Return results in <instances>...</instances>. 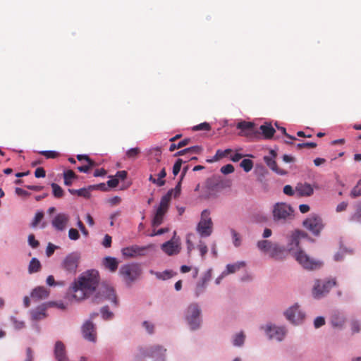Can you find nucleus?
Segmentation results:
<instances>
[{"mask_svg": "<svg viewBox=\"0 0 361 361\" xmlns=\"http://www.w3.org/2000/svg\"><path fill=\"white\" fill-rule=\"evenodd\" d=\"M99 282V276L97 271L92 269L84 272L73 283V298L78 300L85 298L94 291Z\"/></svg>", "mask_w": 361, "mask_h": 361, "instance_id": "f257e3e1", "label": "nucleus"}, {"mask_svg": "<svg viewBox=\"0 0 361 361\" xmlns=\"http://www.w3.org/2000/svg\"><path fill=\"white\" fill-rule=\"evenodd\" d=\"M293 209L284 202L276 203L272 209L273 220L278 224H284L293 219Z\"/></svg>", "mask_w": 361, "mask_h": 361, "instance_id": "f03ea898", "label": "nucleus"}, {"mask_svg": "<svg viewBox=\"0 0 361 361\" xmlns=\"http://www.w3.org/2000/svg\"><path fill=\"white\" fill-rule=\"evenodd\" d=\"M337 285L336 279H329L326 280L316 279L314 281L312 294L316 299H321L326 296L331 289Z\"/></svg>", "mask_w": 361, "mask_h": 361, "instance_id": "7ed1b4c3", "label": "nucleus"}, {"mask_svg": "<svg viewBox=\"0 0 361 361\" xmlns=\"http://www.w3.org/2000/svg\"><path fill=\"white\" fill-rule=\"evenodd\" d=\"M294 257L304 269L307 270L318 269L323 266L322 261L310 257L303 250H298L295 252Z\"/></svg>", "mask_w": 361, "mask_h": 361, "instance_id": "20e7f679", "label": "nucleus"}, {"mask_svg": "<svg viewBox=\"0 0 361 361\" xmlns=\"http://www.w3.org/2000/svg\"><path fill=\"white\" fill-rule=\"evenodd\" d=\"M213 230V222L210 217V212L204 209L202 212L201 219L197 226V231L202 237L209 236Z\"/></svg>", "mask_w": 361, "mask_h": 361, "instance_id": "39448f33", "label": "nucleus"}, {"mask_svg": "<svg viewBox=\"0 0 361 361\" xmlns=\"http://www.w3.org/2000/svg\"><path fill=\"white\" fill-rule=\"evenodd\" d=\"M80 259V254L78 252H73L63 259L61 262V267L67 273L75 275Z\"/></svg>", "mask_w": 361, "mask_h": 361, "instance_id": "423d86ee", "label": "nucleus"}, {"mask_svg": "<svg viewBox=\"0 0 361 361\" xmlns=\"http://www.w3.org/2000/svg\"><path fill=\"white\" fill-rule=\"evenodd\" d=\"M304 227L314 235H319L324 227L322 218L314 214H311L303 221Z\"/></svg>", "mask_w": 361, "mask_h": 361, "instance_id": "0eeeda50", "label": "nucleus"}, {"mask_svg": "<svg viewBox=\"0 0 361 361\" xmlns=\"http://www.w3.org/2000/svg\"><path fill=\"white\" fill-rule=\"evenodd\" d=\"M119 274L126 283L134 281L140 274V269L136 264H126L121 267Z\"/></svg>", "mask_w": 361, "mask_h": 361, "instance_id": "6e6552de", "label": "nucleus"}, {"mask_svg": "<svg viewBox=\"0 0 361 361\" xmlns=\"http://www.w3.org/2000/svg\"><path fill=\"white\" fill-rule=\"evenodd\" d=\"M200 309L197 304H191L186 313V319L191 329L195 330L200 324Z\"/></svg>", "mask_w": 361, "mask_h": 361, "instance_id": "1a4fd4ad", "label": "nucleus"}, {"mask_svg": "<svg viewBox=\"0 0 361 361\" xmlns=\"http://www.w3.org/2000/svg\"><path fill=\"white\" fill-rule=\"evenodd\" d=\"M169 195H164L160 201L159 205L157 209L154 216L152 219V226H159L161 225L164 220V216L167 212L169 204Z\"/></svg>", "mask_w": 361, "mask_h": 361, "instance_id": "9d476101", "label": "nucleus"}, {"mask_svg": "<svg viewBox=\"0 0 361 361\" xmlns=\"http://www.w3.org/2000/svg\"><path fill=\"white\" fill-rule=\"evenodd\" d=\"M236 128L240 130V132L238 133L239 135L245 136L250 139L257 137L259 135V130L255 128V125L252 122L245 121L238 122Z\"/></svg>", "mask_w": 361, "mask_h": 361, "instance_id": "9b49d317", "label": "nucleus"}, {"mask_svg": "<svg viewBox=\"0 0 361 361\" xmlns=\"http://www.w3.org/2000/svg\"><path fill=\"white\" fill-rule=\"evenodd\" d=\"M284 314L286 319L293 324H299L305 318V314L300 310L298 304L289 307Z\"/></svg>", "mask_w": 361, "mask_h": 361, "instance_id": "f8f14e48", "label": "nucleus"}, {"mask_svg": "<svg viewBox=\"0 0 361 361\" xmlns=\"http://www.w3.org/2000/svg\"><path fill=\"white\" fill-rule=\"evenodd\" d=\"M265 331L270 338L276 339L279 341L283 339L286 333L285 328L271 325L267 326Z\"/></svg>", "mask_w": 361, "mask_h": 361, "instance_id": "ddd939ff", "label": "nucleus"}, {"mask_svg": "<svg viewBox=\"0 0 361 361\" xmlns=\"http://www.w3.org/2000/svg\"><path fill=\"white\" fill-rule=\"evenodd\" d=\"M146 250L145 247H140L138 245H132L122 249V255L125 257L130 258L145 255Z\"/></svg>", "mask_w": 361, "mask_h": 361, "instance_id": "4468645a", "label": "nucleus"}, {"mask_svg": "<svg viewBox=\"0 0 361 361\" xmlns=\"http://www.w3.org/2000/svg\"><path fill=\"white\" fill-rule=\"evenodd\" d=\"M69 221V216L64 213L58 214L52 220L51 224L57 231H63Z\"/></svg>", "mask_w": 361, "mask_h": 361, "instance_id": "2eb2a0df", "label": "nucleus"}, {"mask_svg": "<svg viewBox=\"0 0 361 361\" xmlns=\"http://www.w3.org/2000/svg\"><path fill=\"white\" fill-rule=\"evenodd\" d=\"M142 348L144 350L149 351V353H147V358H153L156 360H162V357L166 352V349L161 345H153L149 348Z\"/></svg>", "mask_w": 361, "mask_h": 361, "instance_id": "dca6fc26", "label": "nucleus"}, {"mask_svg": "<svg viewBox=\"0 0 361 361\" xmlns=\"http://www.w3.org/2000/svg\"><path fill=\"white\" fill-rule=\"evenodd\" d=\"M307 234L300 231H295L291 233L288 238V250L291 251L299 246L300 240L305 238Z\"/></svg>", "mask_w": 361, "mask_h": 361, "instance_id": "f3484780", "label": "nucleus"}, {"mask_svg": "<svg viewBox=\"0 0 361 361\" xmlns=\"http://www.w3.org/2000/svg\"><path fill=\"white\" fill-rule=\"evenodd\" d=\"M82 332L83 337L89 341L94 342L96 341V331L92 322H86L82 327Z\"/></svg>", "mask_w": 361, "mask_h": 361, "instance_id": "a211bd4d", "label": "nucleus"}, {"mask_svg": "<svg viewBox=\"0 0 361 361\" xmlns=\"http://www.w3.org/2000/svg\"><path fill=\"white\" fill-rule=\"evenodd\" d=\"M269 153H270V156H265L264 157V160L265 163L267 164V165L272 171H274V172H276L278 174H280V175L286 174V171L281 170L277 166V164L275 161V158L276 157V152L274 150L271 149Z\"/></svg>", "mask_w": 361, "mask_h": 361, "instance_id": "6ab92c4d", "label": "nucleus"}, {"mask_svg": "<svg viewBox=\"0 0 361 361\" xmlns=\"http://www.w3.org/2000/svg\"><path fill=\"white\" fill-rule=\"evenodd\" d=\"M99 295L104 300H110L115 305H117L116 295L113 288L104 285L100 288Z\"/></svg>", "mask_w": 361, "mask_h": 361, "instance_id": "aec40b11", "label": "nucleus"}, {"mask_svg": "<svg viewBox=\"0 0 361 361\" xmlns=\"http://www.w3.org/2000/svg\"><path fill=\"white\" fill-rule=\"evenodd\" d=\"M54 356L57 361H69L66 347L61 341H57L54 347Z\"/></svg>", "mask_w": 361, "mask_h": 361, "instance_id": "412c9836", "label": "nucleus"}, {"mask_svg": "<svg viewBox=\"0 0 361 361\" xmlns=\"http://www.w3.org/2000/svg\"><path fill=\"white\" fill-rule=\"evenodd\" d=\"M288 254V250L283 246H281L277 243H275L274 247L271 248V251L269 256L276 260H281L286 258Z\"/></svg>", "mask_w": 361, "mask_h": 361, "instance_id": "4be33fe9", "label": "nucleus"}, {"mask_svg": "<svg viewBox=\"0 0 361 361\" xmlns=\"http://www.w3.org/2000/svg\"><path fill=\"white\" fill-rule=\"evenodd\" d=\"M161 249L169 256L176 255L180 252L179 245L173 240H169L162 244Z\"/></svg>", "mask_w": 361, "mask_h": 361, "instance_id": "5701e85b", "label": "nucleus"}, {"mask_svg": "<svg viewBox=\"0 0 361 361\" xmlns=\"http://www.w3.org/2000/svg\"><path fill=\"white\" fill-rule=\"evenodd\" d=\"M166 176V171L164 167H163L159 173L157 175V178H155L153 175H150L149 177V180L152 183L155 184L159 187L164 186L166 183V180L164 178Z\"/></svg>", "mask_w": 361, "mask_h": 361, "instance_id": "b1692460", "label": "nucleus"}, {"mask_svg": "<svg viewBox=\"0 0 361 361\" xmlns=\"http://www.w3.org/2000/svg\"><path fill=\"white\" fill-rule=\"evenodd\" d=\"M295 191L299 196H310L313 194L314 190L309 183H300L296 186Z\"/></svg>", "mask_w": 361, "mask_h": 361, "instance_id": "393cba45", "label": "nucleus"}, {"mask_svg": "<svg viewBox=\"0 0 361 361\" xmlns=\"http://www.w3.org/2000/svg\"><path fill=\"white\" fill-rule=\"evenodd\" d=\"M49 290L43 286L35 288L31 293V296L35 300H43L48 298Z\"/></svg>", "mask_w": 361, "mask_h": 361, "instance_id": "a878e982", "label": "nucleus"}, {"mask_svg": "<svg viewBox=\"0 0 361 361\" xmlns=\"http://www.w3.org/2000/svg\"><path fill=\"white\" fill-rule=\"evenodd\" d=\"M258 130L259 134L262 133L265 139L271 138L276 132L271 124L267 123L262 125Z\"/></svg>", "mask_w": 361, "mask_h": 361, "instance_id": "bb28decb", "label": "nucleus"}, {"mask_svg": "<svg viewBox=\"0 0 361 361\" xmlns=\"http://www.w3.org/2000/svg\"><path fill=\"white\" fill-rule=\"evenodd\" d=\"M118 264L117 259L112 257H106L103 261L105 268L111 272H115L117 270Z\"/></svg>", "mask_w": 361, "mask_h": 361, "instance_id": "cd10ccee", "label": "nucleus"}, {"mask_svg": "<svg viewBox=\"0 0 361 361\" xmlns=\"http://www.w3.org/2000/svg\"><path fill=\"white\" fill-rule=\"evenodd\" d=\"M345 322L344 316L338 313L334 314L331 317V323L334 327L341 328Z\"/></svg>", "mask_w": 361, "mask_h": 361, "instance_id": "c85d7f7f", "label": "nucleus"}, {"mask_svg": "<svg viewBox=\"0 0 361 361\" xmlns=\"http://www.w3.org/2000/svg\"><path fill=\"white\" fill-rule=\"evenodd\" d=\"M275 243H272L271 241L267 240H259L257 243V247L264 252L270 254L271 251V248L274 247Z\"/></svg>", "mask_w": 361, "mask_h": 361, "instance_id": "c756f323", "label": "nucleus"}, {"mask_svg": "<svg viewBox=\"0 0 361 361\" xmlns=\"http://www.w3.org/2000/svg\"><path fill=\"white\" fill-rule=\"evenodd\" d=\"M245 266V263L244 262H239L232 264H228L226 266V270L223 271V275H228L230 274H233L239 270L240 268H243Z\"/></svg>", "mask_w": 361, "mask_h": 361, "instance_id": "7c9ffc66", "label": "nucleus"}, {"mask_svg": "<svg viewBox=\"0 0 361 361\" xmlns=\"http://www.w3.org/2000/svg\"><path fill=\"white\" fill-rule=\"evenodd\" d=\"M141 153L140 147H133L126 151L125 154V158L128 160L135 161L136 160Z\"/></svg>", "mask_w": 361, "mask_h": 361, "instance_id": "2f4dec72", "label": "nucleus"}, {"mask_svg": "<svg viewBox=\"0 0 361 361\" xmlns=\"http://www.w3.org/2000/svg\"><path fill=\"white\" fill-rule=\"evenodd\" d=\"M210 277L211 276L209 271L207 274L205 275L204 278L202 279V281L197 283L195 290L196 296H199L204 290L207 282L210 279Z\"/></svg>", "mask_w": 361, "mask_h": 361, "instance_id": "473e14b6", "label": "nucleus"}, {"mask_svg": "<svg viewBox=\"0 0 361 361\" xmlns=\"http://www.w3.org/2000/svg\"><path fill=\"white\" fill-rule=\"evenodd\" d=\"M42 265L40 262L37 258H32L28 266V272L30 274L36 273L40 271Z\"/></svg>", "mask_w": 361, "mask_h": 361, "instance_id": "72a5a7b5", "label": "nucleus"}, {"mask_svg": "<svg viewBox=\"0 0 361 361\" xmlns=\"http://www.w3.org/2000/svg\"><path fill=\"white\" fill-rule=\"evenodd\" d=\"M68 192L72 195H77L79 197H83L87 199L90 198V192L89 189L85 188L78 190L68 189Z\"/></svg>", "mask_w": 361, "mask_h": 361, "instance_id": "f704fd0d", "label": "nucleus"}, {"mask_svg": "<svg viewBox=\"0 0 361 361\" xmlns=\"http://www.w3.org/2000/svg\"><path fill=\"white\" fill-rule=\"evenodd\" d=\"M32 318L33 320H40L46 317L45 309L43 307H38L31 312Z\"/></svg>", "mask_w": 361, "mask_h": 361, "instance_id": "c9c22d12", "label": "nucleus"}, {"mask_svg": "<svg viewBox=\"0 0 361 361\" xmlns=\"http://www.w3.org/2000/svg\"><path fill=\"white\" fill-rule=\"evenodd\" d=\"M63 177L64 184L69 186L72 184V180L76 178V175L73 171L68 170L64 173Z\"/></svg>", "mask_w": 361, "mask_h": 361, "instance_id": "e433bc0d", "label": "nucleus"}, {"mask_svg": "<svg viewBox=\"0 0 361 361\" xmlns=\"http://www.w3.org/2000/svg\"><path fill=\"white\" fill-rule=\"evenodd\" d=\"M51 187L52 188L53 195L56 198H61L63 196L64 191L58 184L53 183L51 184Z\"/></svg>", "mask_w": 361, "mask_h": 361, "instance_id": "4c0bfd02", "label": "nucleus"}, {"mask_svg": "<svg viewBox=\"0 0 361 361\" xmlns=\"http://www.w3.org/2000/svg\"><path fill=\"white\" fill-rule=\"evenodd\" d=\"M180 193V183H178L175 188L169 190L165 195H169V204L171 200L172 196L177 197Z\"/></svg>", "mask_w": 361, "mask_h": 361, "instance_id": "58836bf2", "label": "nucleus"}, {"mask_svg": "<svg viewBox=\"0 0 361 361\" xmlns=\"http://www.w3.org/2000/svg\"><path fill=\"white\" fill-rule=\"evenodd\" d=\"M152 273L154 274V275L156 276V277L157 279H161V280H166V279H171L173 276V272L171 271H168V270H166L163 272L152 271Z\"/></svg>", "mask_w": 361, "mask_h": 361, "instance_id": "ea45409f", "label": "nucleus"}, {"mask_svg": "<svg viewBox=\"0 0 361 361\" xmlns=\"http://www.w3.org/2000/svg\"><path fill=\"white\" fill-rule=\"evenodd\" d=\"M87 164L83 165V166H78L77 169L78 170L80 171V172H83V173H88L89 171L92 168V167H94L97 166V163L94 161H86Z\"/></svg>", "mask_w": 361, "mask_h": 361, "instance_id": "a19ab883", "label": "nucleus"}, {"mask_svg": "<svg viewBox=\"0 0 361 361\" xmlns=\"http://www.w3.org/2000/svg\"><path fill=\"white\" fill-rule=\"evenodd\" d=\"M361 196V179H360L356 185L352 189L350 192V197L355 198Z\"/></svg>", "mask_w": 361, "mask_h": 361, "instance_id": "79ce46f5", "label": "nucleus"}, {"mask_svg": "<svg viewBox=\"0 0 361 361\" xmlns=\"http://www.w3.org/2000/svg\"><path fill=\"white\" fill-rule=\"evenodd\" d=\"M245 335L243 332L237 334L233 341V343L235 346H240L244 343L245 341Z\"/></svg>", "mask_w": 361, "mask_h": 361, "instance_id": "37998d69", "label": "nucleus"}, {"mask_svg": "<svg viewBox=\"0 0 361 361\" xmlns=\"http://www.w3.org/2000/svg\"><path fill=\"white\" fill-rule=\"evenodd\" d=\"M350 220L361 224V202L357 206L356 211L352 215Z\"/></svg>", "mask_w": 361, "mask_h": 361, "instance_id": "c03bdc74", "label": "nucleus"}, {"mask_svg": "<svg viewBox=\"0 0 361 361\" xmlns=\"http://www.w3.org/2000/svg\"><path fill=\"white\" fill-rule=\"evenodd\" d=\"M240 166L244 169L245 172H249L253 167V162L250 159H245L241 161Z\"/></svg>", "mask_w": 361, "mask_h": 361, "instance_id": "a18cd8bd", "label": "nucleus"}, {"mask_svg": "<svg viewBox=\"0 0 361 361\" xmlns=\"http://www.w3.org/2000/svg\"><path fill=\"white\" fill-rule=\"evenodd\" d=\"M232 152L231 149H226L225 150H221L218 149L216 152V154L214 156V160L217 161L225 157H226L228 154H229Z\"/></svg>", "mask_w": 361, "mask_h": 361, "instance_id": "49530a36", "label": "nucleus"}, {"mask_svg": "<svg viewBox=\"0 0 361 361\" xmlns=\"http://www.w3.org/2000/svg\"><path fill=\"white\" fill-rule=\"evenodd\" d=\"M148 353L149 351H146L142 348H140L135 357V361H144L147 358V353Z\"/></svg>", "mask_w": 361, "mask_h": 361, "instance_id": "de8ad7c7", "label": "nucleus"}, {"mask_svg": "<svg viewBox=\"0 0 361 361\" xmlns=\"http://www.w3.org/2000/svg\"><path fill=\"white\" fill-rule=\"evenodd\" d=\"M44 218V213L43 212H37L35 216V218L31 224L32 227H36L39 223Z\"/></svg>", "mask_w": 361, "mask_h": 361, "instance_id": "09e8293b", "label": "nucleus"}, {"mask_svg": "<svg viewBox=\"0 0 361 361\" xmlns=\"http://www.w3.org/2000/svg\"><path fill=\"white\" fill-rule=\"evenodd\" d=\"M210 129H211V126H210L209 123H208L207 122L202 123H200L199 125L195 126L192 128V130H195V131H198V130H206V131H208Z\"/></svg>", "mask_w": 361, "mask_h": 361, "instance_id": "8fccbe9b", "label": "nucleus"}, {"mask_svg": "<svg viewBox=\"0 0 361 361\" xmlns=\"http://www.w3.org/2000/svg\"><path fill=\"white\" fill-rule=\"evenodd\" d=\"M39 154L44 156L47 159H55L56 158L59 154L55 151H41Z\"/></svg>", "mask_w": 361, "mask_h": 361, "instance_id": "3c124183", "label": "nucleus"}, {"mask_svg": "<svg viewBox=\"0 0 361 361\" xmlns=\"http://www.w3.org/2000/svg\"><path fill=\"white\" fill-rule=\"evenodd\" d=\"M183 161L181 159H178L173 166V173L176 176H177L181 169Z\"/></svg>", "mask_w": 361, "mask_h": 361, "instance_id": "603ef678", "label": "nucleus"}, {"mask_svg": "<svg viewBox=\"0 0 361 361\" xmlns=\"http://www.w3.org/2000/svg\"><path fill=\"white\" fill-rule=\"evenodd\" d=\"M197 247L200 250L202 258L204 259L205 255L208 251L207 245L204 242L200 241V243Z\"/></svg>", "mask_w": 361, "mask_h": 361, "instance_id": "864d4df0", "label": "nucleus"}, {"mask_svg": "<svg viewBox=\"0 0 361 361\" xmlns=\"http://www.w3.org/2000/svg\"><path fill=\"white\" fill-rule=\"evenodd\" d=\"M68 237L71 240H77L80 238L79 232L75 228H71L68 231Z\"/></svg>", "mask_w": 361, "mask_h": 361, "instance_id": "5fc2aeb1", "label": "nucleus"}, {"mask_svg": "<svg viewBox=\"0 0 361 361\" xmlns=\"http://www.w3.org/2000/svg\"><path fill=\"white\" fill-rule=\"evenodd\" d=\"M102 317L104 319H109L112 317L113 313L109 310L108 307H104L101 310Z\"/></svg>", "mask_w": 361, "mask_h": 361, "instance_id": "6e6d98bb", "label": "nucleus"}, {"mask_svg": "<svg viewBox=\"0 0 361 361\" xmlns=\"http://www.w3.org/2000/svg\"><path fill=\"white\" fill-rule=\"evenodd\" d=\"M234 171V167L232 164H226L221 167V172L224 174H229Z\"/></svg>", "mask_w": 361, "mask_h": 361, "instance_id": "4d7b16f0", "label": "nucleus"}, {"mask_svg": "<svg viewBox=\"0 0 361 361\" xmlns=\"http://www.w3.org/2000/svg\"><path fill=\"white\" fill-rule=\"evenodd\" d=\"M28 243H29V245L33 248L37 247L39 245V241L35 240V235L33 234L29 235Z\"/></svg>", "mask_w": 361, "mask_h": 361, "instance_id": "13d9d810", "label": "nucleus"}, {"mask_svg": "<svg viewBox=\"0 0 361 361\" xmlns=\"http://www.w3.org/2000/svg\"><path fill=\"white\" fill-rule=\"evenodd\" d=\"M46 282H47V285H49L50 286H54L56 285H61V286L63 285V282H56L54 280V278L52 275L48 276V277L47 278Z\"/></svg>", "mask_w": 361, "mask_h": 361, "instance_id": "bf43d9fd", "label": "nucleus"}, {"mask_svg": "<svg viewBox=\"0 0 361 361\" xmlns=\"http://www.w3.org/2000/svg\"><path fill=\"white\" fill-rule=\"evenodd\" d=\"M56 248H57V247L56 245H54L52 243H49L48 244V245L47 247V250H46V255H47V256L49 257H51L54 254V251H55V250Z\"/></svg>", "mask_w": 361, "mask_h": 361, "instance_id": "052dcab7", "label": "nucleus"}, {"mask_svg": "<svg viewBox=\"0 0 361 361\" xmlns=\"http://www.w3.org/2000/svg\"><path fill=\"white\" fill-rule=\"evenodd\" d=\"M231 232L233 238V243L235 246H239L240 243V240L238 233L233 229H231Z\"/></svg>", "mask_w": 361, "mask_h": 361, "instance_id": "680f3d73", "label": "nucleus"}, {"mask_svg": "<svg viewBox=\"0 0 361 361\" xmlns=\"http://www.w3.org/2000/svg\"><path fill=\"white\" fill-rule=\"evenodd\" d=\"M325 319L323 317H317L314 322V325L315 328H319L324 325Z\"/></svg>", "mask_w": 361, "mask_h": 361, "instance_id": "e2e57ef3", "label": "nucleus"}, {"mask_svg": "<svg viewBox=\"0 0 361 361\" xmlns=\"http://www.w3.org/2000/svg\"><path fill=\"white\" fill-rule=\"evenodd\" d=\"M186 150L188 151V153L200 154L202 149L200 146H193L186 148Z\"/></svg>", "mask_w": 361, "mask_h": 361, "instance_id": "0e129e2a", "label": "nucleus"}, {"mask_svg": "<svg viewBox=\"0 0 361 361\" xmlns=\"http://www.w3.org/2000/svg\"><path fill=\"white\" fill-rule=\"evenodd\" d=\"M361 329L360 324L357 321H353L351 322V330L353 333H358Z\"/></svg>", "mask_w": 361, "mask_h": 361, "instance_id": "69168bd1", "label": "nucleus"}, {"mask_svg": "<svg viewBox=\"0 0 361 361\" xmlns=\"http://www.w3.org/2000/svg\"><path fill=\"white\" fill-rule=\"evenodd\" d=\"M35 176L36 178H44L46 176V171L43 168L39 167L35 170Z\"/></svg>", "mask_w": 361, "mask_h": 361, "instance_id": "338daca9", "label": "nucleus"}, {"mask_svg": "<svg viewBox=\"0 0 361 361\" xmlns=\"http://www.w3.org/2000/svg\"><path fill=\"white\" fill-rule=\"evenodd\" d=\"M111 237L109 235H105L104 240L102 242V245L104 247H110L111 245Z\"/></svg>", "mask_w": 361, "mask_h": 361, "instance_id": "774afa93", "label": "nucleus"}]
</instances>
